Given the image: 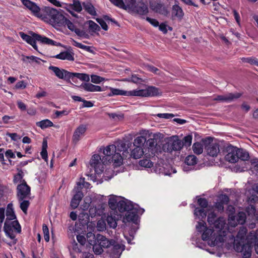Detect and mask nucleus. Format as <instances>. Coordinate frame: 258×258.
I'll return each mask as SVG.
<instances>
[{"mask_svg":"<svg viewBox=\"0 0 258 258\" xmlns=\"http://www.w3.org/2000/svg\"><path fill=\"white\" fill-rule=\"evenodd\" d=\"M109 117L114 119L115 120H119L123 118V115L122 114H116V113H109Z\"/></svg>","mask_w":258,"mask_h":258,"instance_id":"nucleus-59","label":"nucleus"},{"mask_svg":"<svg viewBox=\"0 0 258 258\" xmlns=\"http://www.w3.org/2000/svg\"><path fill=\"white\" fill-rule=\"evenodd\" d=\"M192 139V136L191 135L185 136L182 141L183 143V146H184L187 147L190 146L191 144Z\"/></svg>","mask_w":258,"mask_h":258,"instance_id":"nucleus-54","label":"nucleus"},{"mask_svg":"<svg viewBox=\"0 0 258 258\" xmlns=\"http://www.w3.org/2000/svg\"><path fill=\"white\" fill-rule=\"evenodd\" d=\"M110 92L108 94L109 97L115 95H123L127 96L153 97L160 94L159 89L153 86H149L145 89L133 90L126 91L119 89L109 88Z\"/></svg>","mask_w":258,"mask_h":258,"instance_id":"nucleus-3","label":"nucleus"},{"mask_svg":"<svg viewBox=\"0 0 258 258\" xmlns=\"http://www.w3.org/2000/svg\"><path fill=\"white\" fill-rule=\"evenodd\" d=\"M146 142L148 146V153L150 156H154L157 152V140L155 139H149Z\"/></svg>","mask_w":258,"mask_h":258,"instance_id":"nucleus-27","label":"nucleus"},{"mask_svg":"<svg viewBox=\"0 0 258 258\" xmlns=\"http://www.w3.org/2000/svg\"><path fill=\"white\" fill-rule=\"evenodd\" d=\"M146 20L154 27L159 26V22L156 19L147 17Z\"/></svg>","mask_w":258,"mask_h":258,"instance_id":"nucleus-64","label":"nucleus"},{"mask_svg":"<svg viewBox=\"0 0 258 258\" xmlns=\"http://www.w3.org/2000/svg\"><path fill=\"white\" fill-rule=\"evenodd\" d=\"M20 36L22 39L30 44L35 49H37L36 41H37L43 44H47L52 46H60L61 44L45 36L40 35L35 33L32 32V36L28 35L23 32L19 33Z\"/></svg>","mask_w":258,"mask_h":258,"instance_id":"nucleus-5","label":"nucleus"},{"mask_svg":"<svg viewBox=\"0 0 258 258\" xmlns=\"http://www.w3.org/2000/svg\"><path fill=\"white\" fill-rule=\"evenodd\" d=\"M73 45L78 48L84 49L87 51L91 52V48L90 46L83 45L82 43H79L75 40L73 41Z\"/></svg>","mask_w":258,"mask_h":258,"instance_id":"nucleus-50","label":"nucleus"},{"mask_svg":"<svg viewBox=\"0 0 258 258\" xmlns=\"http://www.w3.org/2000/svg\"><path fill=\"white\" fill-rule=\"evenodd\" d=\"M183 147L182 141L177 136H173L162 145V151L165 152L172 153L173 151H180Z\"/></svg>","mask_w":258,"mask_h":258,"instance_id":"nucleus-7","label":"nucleus"},{"mask_svg":"<svg viewBox=\"0 0 258 258\" xmlns=\"http://www.w3.org/2000/svg\"><path fill=\"white\" fill-rule=\"evenodd\" d=\"M144 154V151L142 147H135L132 150L131 153V157L134 159H140Z\"/></svg>","mask_w":258,"mask_h":258,"instance_id":"nucleus-35","label":"nucleus"},{"mask_svg":"<svg viewBox=\"0 0 258 258\" xmlns=\"http://www.w3.org/2000/svg\"><path fill=\"white\" fill-rule=\"evenodd\" d=\"M48 69L51 70L55 75L59 79L64 80H70L71 78V73L64 69H60L58 67L50 66Z\"/></svg>","mask_w":258,"mask_h":258,"instance_id":"nucleus-14","label":"nucleus"},{"mask_svg":"<svg viewBox=\"0 0 258 258\" xmlns=\"http://www.w3.org/2000/svg\"><path fill=\"white\" fill-rule=\"evenodd\" d=\"M197 163V158L193 155H188L185 159V163L187 165H194Z\"/></svg>","mask_w":258,"mask_h":258,"instance_id":"nucleus-45","label":"nucleus"},{"mask_svg":"<svg viewBox=\"0 0 258 258\" xmlns=\"http://www.w3.org/2000/svg\"><path fill=\"white\" fill-rule=\"evenodd\" d=\"M97 228L99 231H103L106 228V224L103 221H99L97 224Z\"/></svg>","mask_w":258,"mask_h":258,"instance_id":"nucleus-63","label":"nucleus"},{"mask_svg":"<svg viewBox=\"0 0 258 258\" xmlns=\"http://www.w3.org/2000/svg\"><path fill=\"white\" fill-rule=\"evenodd\" d=\"M149 13V9L147 5L144 2L138 3L133 13L137 14L139 15H146Z\"/></svg>","mask_w":258,"mask_h":258,"instance_id":"nucleus-29","label":"nucleus"},{"mask_svg":"<svg viewBox=\"0 0 258 258\" xmlns=\"http://www.w3.org/2000/svg\"><path fill=\"white\" fill-rule=\"evenodd\" d=\"M194 215L197 218L202 220L206 218L207 213L204 209L196 208L195 210Z\"/></svg>","mask_w":258,"mask_h":258,"instance_id":"nucleus-42","label":"nucleus"},{"mask_svg":"<svg viewBox=\"0 0 258 258\" xmlns=\"http://www.w3.org/2000/svg\"><path fill=\"white\" fill-rule=\"evenodd\" d=\"M18 170V173L16 174L14 177L13 181L15 183H17L18 182H23V179L24 174L22 170H19V169H17Z\"/></svg>","mask_w":258,"mask_h":258,"instance_id":"nucleus-47","label":"nucleus"},{"mask_svg":"<svg viewBox=\"0 0 258 258\" xmlns=\"http://www.w3.org/2000/svg\"><path fill=\"white\" fill-rule=\"evenodd\" d=\"M145 155L146 158L141 160L139 162V164L142 167L150 168L153 166V163L150 159L151 156H149V153H146Z\"/></svg>","mask_w":258,"mask_h":258,"instance_id":"nucleus-40","label":"nucleus"},{"mask_svg":"<svg viewBox=\"0 0 258 258\" xmlns=\"http://www.w3.org/2000/svg\"><path fill=\"white\" fill-rule=\"evenodd\" d=\"M70 112V111L67 110H63L62 111L55 110L54 114L56 115V117H59V116L63 115H67L69 114Z\"/></svg>","mask_w":258,"mask_h":258,"instance_id":"nucleus-60","label":"nucleus"},{"mask_svg":"<svg viewBox=\"0 0 258 258\" xmlns=\"http://www.w3.org/2000/svg\"><path fill=\"white\" fill-rule=\"evenodd\" d=\"M88 241L90 244L93 245L94 252L96 254H100L103 251V247L95 240V235L94 234L89 232L87 234Z\"/></svg>","mask_w":258,"mask_h":258,"instance_id":"nucleus-15","label":"nucleus"},{"mask_svg":"<svg viewBox=\"0 0 258 258\" xmlns=\"http://www.w3.org/2000/svg\"><path fill=\"white\" fill-rule=\"evenodd\" d=\"M62 26H67L69 29L72 31H74L76 28V26L69 20L65 17V20L63 21Z\"/></svg>","mask_w":258,"mask_h":258,"instance_id":"nucleus-53","label":"nucleus"},{"mask_svg":"<svg viewBox=\"0 0 258 258\" xmlns=\"http://www.w3.org/2000/svg\"><path fill=\"white\" fill-rule=\"evenodd\" d=\"M74 54L73 52L68 51H64L55 55L53 57L61 60L73 61L74 60Z\"/></svg>","mask_w":258,"mask_h":258,"instance_id":"nucleus-33","label":"nucleus"},{"mask_svg":"<svg viewBox=\"0 0 258 258\" xmlns=\"http://www.w3.org/2000/svg\"><path fill=\"white\" fill-rule=\"evenodd\" d=\"M192 150L195 154H201L203 151V147L202 144L199 142L194 143L192 146Z\"/></svg>","mask_w":258,"mask_h":258,"instance_id":"nucleus-46","label":"nucleus"},{"mask_svg":"<svg viewBox=\"0 0 258 258\" xmlns=\"http://www.w3.org/2000/svg\"><path fill=\"white\" fill-rule=\"evenodd\" d=\"M122 197L116 196L113 195L109 196L108 200V205L111 211H116V208H118L119 202H120Z\"/></svg>","mask_w":258,"mask_h":258,"instance_id":"nucleus-31","label":"nucleus"},{"mask_svg":"<svg viewBox=\"0 0 258 258\" xmlns=\"http://www.w3.org/2000/svg\"><path fill=\"white\" fill-rule=\"evenodd\" d=\"M119 215L117 211H111L107 214L106 222L110 228H115L117 226V221L119 219Z\"/></svg>","mask_w":258,"mask_h":258,"instance_id":"nucleus-19","label":"nucleus"},{"mask_svg":"<svg viewBox=\"0 0 258 258\" xmlns=\"http://www.w3.org/2000/svg\"><path fill=\"white\" fill-rule=\"evenodd\" d=\"M115 147H116V152L119 153L122 152L123 154L124 153H126L127 151L128 146L126 145L125 142L123 141H119L116 143V145H115Z\"/></svg>","mask_w":258,"mask_h":258,"instance_id":"nucleus-37","label":"nucleus"},{"mask_svg":"<svg viewBox=\"0 0 258 258\" xmlns=\"http://www.w3.org/2000/svg\"><path fill=\"white\" fill-rule=\"evenodd\" d=\"M30 194V187L25 180L17 186V197L19 201H23L29 196Z\"/></svg>","mask_w":258,"mask_h":258,"instance_id":"nucleus-13","label":"nucleus"},{"mask_svg":"<svg viewBox=\"0 0 258 258\" xmlns=\"http://www.w3.org/2000/svg\"><path fill=\"white\" fill-rule=\"evenodd\" d=\"M42 230L44 234V238L46 242H48L49 240V233L48 228L46 225H43Z\"/></svg>","mask_w":258,"mask_h":258,"instance_id":"nucleus-55","label":"nucleus"},{"mask_svg":"<svg viewBox=\"0 0 258 258\" xmlns=\"http://www.w3.org/2000/svg\"><path fill=\"white\" fill-rule=\"evenodd\" d=\"M124 249V244L114 240V242L112 243L107 252L111 258H119Z\"/></svg>","mask_w":258,"mask_h":258,"instance_id":"nucleus-11","label":"nucleus"},{"mask_svg":"<svg viewBox=\"0 0 258 258\" xmlns=\"http://www.w3.org/2000/svg\"><path fill=\"white\" fill-rule=\"evenodd\" d=\"M137 4L136 0H124L123 1V5L121 6L120 8L133 13Z\"/></svg>","mask_w":258,"mask_h":258,"instance_id":"nucleus-32","label":"nucleus"},{"mask_svg":"<svg viewBox=\"0 0 258 258\" xmlns=\"http://www.w3.org/2000/svg\"><path fill=\"white\" fill-rule=\"evenodd\" d=\"M243 62L249 63L251 64H255L258 66V59L254 57H248L242 58Z\"/></svg>","mask_w":258,"mask_h":258,"instance_id":"nucleus-51","label":"nucleus"},{"mask_svg":"<svg viewBox=\"0 0 258 258\" xmlns=\"http://www.w3.org/2000/svg\"><path fill=\"white\" fill-rule=\"evenodd\" d=\"M71 79L74 81L75 78H78L80 80L88 82L90 80L89 76L88 74L78 73H71Z\"/></svg>","mask_w":258,"mask_h":258,"instance_id":"nucleus-38","label":"nucleus"},{"mask_svg":"<svg viewBox=\"0 0 258 258\" xmlns=\"http://www.w3.org/2000/svg\"><path fill=\"white\" fill-rule=\"evenodd\" d=\"M84 10L92 16H96L97 13L94 7L89 2H84L83 3Z\"/></svg>","mask_w":258,"mask_h":258,"instance_id":"nucleus-39","label":"nucleus"},{"mask_svg":"<svg viewBox=\"0 0 258 258\" xmlns=\"http://www.w3.org/2000/svg\"><path fill=\"white\" fill-rule=\"evenodd\" d=\"M6 215V219L4 223V230L6 235L12 240L8 244L10 245H15L17 242V239L16 238L14 232L20 233L21 231V227L16 220V216L12 203L8 205Z\"/></svg>","mask_w":258,"mask_h":258,"instance_id":"nucleus-2","label":"nucleus"},{"mask_svg":"<svg viewBox=\"0 0 258 258\" xmlns=\"http://www.w3.org/2000/svg\"><path fill=\"white\" fill-rule=\"evenodd\" d=\"M241 96L240 93H228L222 95H218L215 99V100L220 102H230L234 99H237Z\"/></svg>","mask_w":258,"mask_h":258,"instance_id":"nucleus-22","label":"nucleus"},{"mask_svg":"<svg viewBox=\"0 0 258 258\" xmlns=\"http://www.w3.org/2000/svg\"><path fill=\"white\" fill-rule=\"evenodd\" d=\"M76 194L73 196L71 202V206L73 209H76L79 206L81 201L82 200L84 195L82 191L74 190Z\"/></svg>","mask_w":258,"mask_h":258,"instance_id":"nucleus-30","label":"nucleus"},{"mask_svg":"<svg viewBox=\"0 0 258 258\" xmlns=\"http://www.w3.org/2000/svg\"><path fill=\"white\" fill-rule=\"evenodd\" d=\"M149 131L146 130H141L139 134L141 135L135 139L133 145L134 147H142L147 141L146 136L148 134Z\"/></svg>","mask_w":258,"mask_h":258,"instance_id":"nucleus-21","label":"nucleus"},{"mask_svg":"<svg viewBox=\"0 0 258 258\" xmlns=\"http://www.w3.org/2000/svg\"><path fill=\"white\" fill-rule=\"evenodd\" d=\"M81 87L88 92H101L104 91L100 86L94 85L89 83L82 84Z\"/></svg>","mask_w":258,"mask_h":258,"instance_id":"nucleus-34","label":"nucleus"},{"mask_svg":"<svg viewBox=\"0 0 258 258\" xmlns=\"http://www.w3.org/2000/svg\"><path fill=\"white\" fill-rule=\"evenodd\" d=\"M246 220V215L244 212H239L237 215L231 216L229 219V224L235 227L237 224H243Z\"/></svg>","mask_w":258,"mask_h":258,"instance_id":"nucleus-17","label":"nucleus"},{"mask_svg":"<svg viewBox=\"0 0 258 258\" xmlns=\"http://www.w3.org/2000/svg\"><path fill=\"white\" fill-rule=\"evenodd\" d=\"M135 206L131 201L122 197L120 202H119L118 209L120 212H127L128 210L132 209Z\"/></svg>","mask_w":258,"mask_h":258,"instance_id":"nucleus-24","label":"nucleus"},{"mask_svg":"<svg viewBox=\"0 0 258 258\" xmlns=\"http://www.w3.org/2000/svg\"><path fill=\"white\" fill-rule=\"evenodd\" d=\"M91 82L93 83L98 84L104 81V79L99 76L92 75L91 76Z\"/></svg>","mask_w":258,"mask_h":258,"instance_id":"nucleus-56","label":"nucleus"},{"mask_svg":"<svg viewBox=\"0 0 258 258\" xmlns=\"http://www.w3.org/2000/svg\"><path fill=\"white\" fill-rule=\"evenodd\" d=\"M103 160L99 155L95 154L92 156L90 161V166L94 168L97 174H100L103 172L104 162Z\"/></svg>","mask_w":258,"mask_h":258,"instance_id":"nucleus-12","label":"nucleus"},{"mask_svg":"<svg viewBox=\"0 0 258 258\" xmlns=\"http://www.w3.org/2000/svg\"><path fill=\"white\" fill-rule=\"evenodd\" d=\"M205 149L207 154L212 157L217 156L219 153V145L216 143H211L207 145Z\"/></svg>","mask_w":258,"mask_h":258,"instance_id":"nucleus-26","label":"nucleus"},{"mask_svg":"<svg viewBox=\"0 0 258 258\" xmlns=\"http://www.w3.org/2000/svg\"><path fill=\"white\" fill-rule=\"evenodd\" d=\"M227 154L225 158L226 161L230 163H235L238 161V148L232 146H228L227 148Z\"/></svg>","mask_w":258,"mask_h":258,"instance_id":"nucleus-16","label":"nucleus"},{"mask_svg":"<svg viewBox=\"0 0 258 258\" xmlns=\"http://www.w3.org/2000/svg\"><path fill=\"white\" fill-rule=\"evenodd\" d=\"M103 153L107 158L111 156L112 162L114 167H119L122 164L123 158L119 153L116 152L115 145H109L103 149Z\"/></svg>","mask_w":258,"mask_h":258,"instance_id":"nucleus-6","label":"nucleus"},{"mask_svg":"<svg viewBox=\"0 0 258 258\" xmlns=\"http://www.w3.org/2000/svg\"><path fill=\"white\" fill-rule=\"evenodd\" d=\"M86 126L83 124L79 126L75 131L73 137V142L75 143H77L83 137L85 132L86 131Z\"/></svg>","mask_w":258,"mask_h":258,"instance_id":"nucleus-23","label":"nucleus"},{"mask_svg":"<svg viewBox=\"0 0 258 258\" xmlns=\"http://www.w3.org/2000/svg\"><path fill=\"white\" fill-rule=\"evenodd\" d=\"M198 203L201 208H205L208 206V201L205 198H200L198 200Z\"/></svg>","mask_w":258,"mask_h":258,"instance_id":"nucleus-57","label":"nucleus"},{"mask_svg":"<svg viewBox=\"0 0 258 258\" xmlns=\"http://www.w3.org/2000/svg\"><path fill=\"white\" fill-rule=\"evenodd\" d=\"M72 4H65V8L74 17H77V15L75 14L72 10L80 13L82 10L81 4L79 0H73Z\"/></svg>","mask_w":258,"mask_h":258,"instance_id":"nucleus-18","label":"nucleus"},{"mask_svg":"<svg viewBox=\"0 0 258 258\" xmlns=\"http://www.w3.org/2000/svg\"><path fill=\"white\" fill-rule=\"evenodd\" d=\"M38 17L43 21L51 24L53 27L62 26L65 17L56 9L45 7L42 10Z\"/></svg>","mask_w":258,"mask_h":258,"instance_id":"nucleus-4","label":"nucleus"},{"mask_svg":"<svg viewBox=\"0 0 258 258\" xmlns=\"http://www.w3.org/2000/svg\"><path fill=\"white\" fill-rule=\"evenodd\" d=\"M238 160L241 159L242 161H246L249 159L248 153L241 149H238L237 151Z\"/></svg>","mask_w":258,"mask_h":258,"instance_id":"nucleus-43","label":"nucleus"},{"mask_svg":"<svg viewBox=\"0 0 258 258\" xmlns=\"http://www.w3.org/2000/svg\"><path fill=\"white\" fill-rule=\"evenodd\" d=\"M156 116H158L161 118L164 119H169L173 117L174 115L172 113H158L156 115Z\"/></svg>","mask_w":258,"mask_h":258,"instance_id":"nucleus-58","label":"nucleus"},{"mask_svg":"<svg viewBox=\"0 0 258 258\" xmlns=\"http://www.w3.org/2000/svg\"><path fill=\"white\" fill-rule=\"evenodd\" d=\"M85 178L81 177L78 181H77L76 186L74 187V190H77L81 191V189L84 187L85 183Z\"/></svg>","mask_w":258,"mask_h":258,"instance_id":"nucleus-52","label":"nucleus"},{"mask_svg":"<svg viewBox=\"0 0 258 258\" xmlns=\"http://www.w3.org/2000/svg\"><path fill=\"white\" fill-rule=\"evenodd\" d=\"M144 209L140 208L138 205H135L132 209L128 210L124 217V220L127 222H133L137 223L139 215H142L144 212Z\"/></svg>","mask_w":258,"mask_h":258,"instance_id":"nucleus-10","label":"nucleus"},{"mask_svg":"<svg viewBox=\"0 0 258 258\" xmlns=\"http://www.w3.org/2000/svg\"><path fill=\"white\" fill-rule=\"evenodd\" d=\"M20 202V207L22 211L25 213L27 214L28 208L29 206L30 202L28 200L19 201Z\"/></svg>","mask_w":258,"mask_h":258,"instance_id":"nucleus-49","label":"nucleus"},{"mask_svg":"<svg viewBox=\"0 0 258 258\" xmlns=\"http://www.w3.org/2000/svg\"><path fill=\"white\" fill-rule=\"evenodd\" d=\"M196 229L202 233V240L207 241L211 246L223 242L228 237L233 243L235 250L241 253L242 258H250L252 247L258 254V230L250 231L246 235L247 228L241 226L235 237L228 230L208 228L203 221L198 222Z\"/></svg>","mask_w":258,"mask_h":258,"instance_id":"nucleus-1","label":"nucleus"},{"mask_svg":"<svg viewBox=\"0 0 258 258\" xmlns=\"http://www.w3.org/2000/svg\"><path fill=\"white\" fill-rule=\"evenodd\" d=\"M36 125L37 126L40 127L41 129H45L49 127L53 126V123L51 120L48 119H46L37 122Z\"/></svg>","mask_w":258,"mask_h":258,"instance_id":"nucleus-41","label":"nucleus"},{"mask_svg":"<svg viewBox=\"0 0 258 258\" xmlns=\"http://www.w3.org/2000/svg\"><path fill=\"white\" fill-rule=\"evenodd\" d=\"M21 1L23 5L31 11L35 16H39L40 13V9L36 3L30 0H21Z\"/></svg>","mask_w":258,"mask_h":258,"instance_id":"nucleus-20","label":"nucleus"},{"mask_svg":"<svg viewBox=\"0 0 258 258\" xmlns=\"http://www.w3.org/2000/svg\"><path fill=\"white\" fill-rule=\"evenodd\" d=\"M219 201L223 204L227 205L229 203V198L226 195H222L219 197Z\"/></svg>","mask_w":258,"mask_h":258,"instance_id":"nucleus-62","label":"nucleus"},{"mask_svg":"<svg viewBox=\"0 0 258 258\" xmlns=\"http://www.w3.org/2000/svg\"><path fill=\"white\" fill-rule=\"evenodd\" d=\"M208 222L211 225H213L216 229L226 230L230 231V229H227L226 222L223 217L217 218V215L214 212H211L208 216ZM230 232V231H229Z\"/></svg>","mask_w":258,"mask_h":258,"instance_id":"nucleus-8","label":"nucleus"},{"mask_svg":"<svg viewBox=\"0 0 258 258\" xmlns=\"http://www.w3.org/2000/svg\"><path fill=\"white\" fill-rule=\"evenodd\" d=\"M95 240L103 248L108 249L111 247L112 243L114 242V239H108L100 234L97 235Z\"/></svg>","mask_w":258,"mask_h":258,"instance_id":"nucleus-25","label":"nucleus"},{"mask_svg":"<svg viewBox=\"0 0 258 258\" xmlns=\"http://www.w3.org/2000/svg\"><path fill=\"white\" fill-rule=\"evenodd\" d=\"M192 243L196 246L199 247L202 249H204L206 245L201 242V240L200 238H195L194 237L191 238Z\"/></svg>","mask_w":258,"mask_h":258,"instance_id":"nucleus-48","label":"nucleus"},{"mask_svg":"<svg viewBox=\"0 0 258 258\" xmlns=\"http://www.w3.org/2000/svg\"><path fill=\"white\" fill-rule=\"evenodd\" d=\"M89 25V30L90 32H96L100 30L99 26L92 20L88 21Z\"/></svg>","mask_w":258,"mask_h":258,"instance_id":"nucleus-44","label":"nucleus"},{"mask_svg":"<svg viewBox=\"0 0 258 258\" xmlns=\"http://www.w3.org/2000/svg\"><path fill=\"white\" fill-rule=\"evenodd\" d=\"M258 201L257 196H252L249 198V202H250V205L247 208L246 211L249 215H254L255 213V208L252 205V203H255Z\"/></svg>","mask_w":258,"mask_h":258,"instance_id":"nucleus-36","label":"nucleus"},{"mask_svg":"<svg viewBox=\"0 0 258 258\" xmlns=\"http://www.w3.org/2000/svg\"><path fill=\"white\" fill-rule=\"evenodd\" d=\"M184 16V12L182 8L177 4H175L172 7L171 18L172 19L177 18L181 20Z\"/></svg>","mask_w":258,"mask_h":258,"instance_id":"nucleus-28","label":"nucleus"},{"mask_svg":"<svg viewBox=\"0 0 258 258\" xmlns=\"http://www.w3.org/2000/svg\"><path fill=\"white\" fill-rule=\"evenodd\" d=\"M96 21L100 25L103 30L105 31L108 30V26L104 20L101 18H97L96 19Z\"/></svg>","mask_w":258,"mask_h":258,"instance_id":"nucleus-61","label":"nucleus"},{"mask_svg":"<svg viewBox=\"0 0 258 258\" xmlns=\"http://www.w3.org/2000/svg\"><path fill=\"white\" fill-rule=\"evenodd\" d=\"M150 8L156 13L164 16L169 14L168 6L165 5L161 0H154L149 2Z\"/></svg>","mask_w":258,"mask_h":258,"instance_id":"nucleus-9","label":"nucleus"}]
</instances>
